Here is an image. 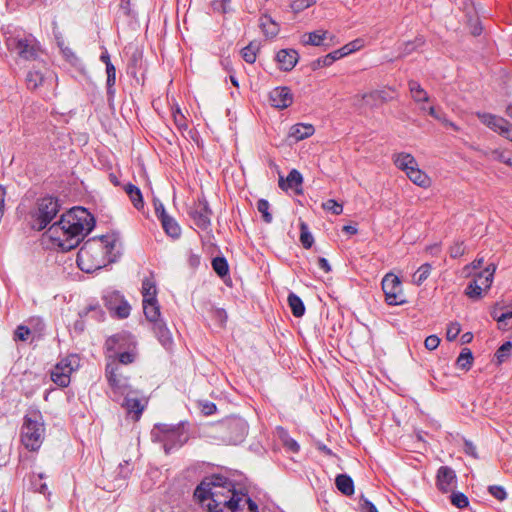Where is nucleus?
<instances>
[{
    "label": "nucleus",
    "mask_w": 512,
    "mask_h": 512,
    "mask_svg": "<svg viewBox=\"0 0 512 512\" xmlns=\"http://www.w3.org/2000/svg\"><path fill=\"white\" fill-rule=\"evenodd\" d=\"M491 316L497 321L499 329L506 330L510 327V320H512V307L504 308L497 304L493 307Z\"/></svg>",
    "instance_id": "obj_18"
},
{
    "label": "nucleus",
    "mask_w": 512,
    "mask_h": 512,
    "mask_svg": "<svg viewBox=\"0 0 512 512\" xmlns=\"http://www.w3.org/2000/svg\"><path fill=\"white\" fill-rule=\"evenodd\" d=\"M496 271L495 264H490L488 267L484 269V271L478 273L476 276H483L482 280L479 281V284L482 286V289H489L492 285L494 273Z\"/></svg>",
    "instance_id": "obj_38"
},
{
    "label": "nucleus",
    "mask_w": 512,
    "mask_h": 512,
    "mask_svg": "<svg viewBox=\"0 0 512 512\" xmlns=\"http://www.w3.org/2000/svg\"><path fill=\"white\" fill-rule=\"evenodd\" d=\"M107 308L119 318H126L130 314L131 307L119 292H112L105 297Z\"/></svg>",
    "instance_id": "obj_14"
},
{
    "label": "nucleus",
    "mask_w": 512,
    "mask_h": 512,
    "mask_svg": "<svg viewBox=\"0 0 512 512\" xmlns=\"http://www.w3.org/2000/svg\"><path fill=\"white\" fill-rule=\"evenodd\" d=\"M189 215L193 219L195 225L203 230L208 229L211 225L212 211L209 208L208 202L205 198H199L193 204Z\"/></svg>",
    "instance_id": "obj_11"
},
{
    "label": "nucleus",
    "mask_w": 512,
    "mask_h": 512,
    "mask_svg": "<svg viewBox=\"0 0 512 512\" xmlns=\"http://www.w3.org/2000/svg\"><path fill=\"white\" fill-rule=\"evenodd\" d=\"M483 276H476L473 281H471L465 289V294L473 299L478 300L482 296V286L479 284V281L482 280Z\"/></svg>",
    "instance_id": "obj_36"
},
{
    "label": "nucleus",
    "mask_w": 512,
    "mask_h": 512,
    "mask_svg": "<svg viewBox=\"0 0 512 512\" xmlns=\"http://www.w3.org/2000/svg\"><path fill=\"white\" fill-rule=\"evenodd\" d=\"M473 362V355L470 349L464 348L457 358V365L459 368L469 370Z\"/></svg>",
    "instance_id": "obj_42"
},
{
    "label": "nucleus",
    "mask_w": 512,
    "mask_h": 512,
    "mask_svg": "<svg viewBox=\"0 0 512 512\" xmlns=\"http://www.w3.org/2000/svg\"><path fill=\"white\" fill-rule=\"evenodd\" d=\"M143 312L148 321L156 323L160 320V306L157 300H143Z\"/></svg>",
    "instance_id": "obj_25"
},
{
    "label": "nucleus",
    "mask_w": 512,
    "mask_h": 512,
    "mask_svg": "<svg viewBox=\"0 0 512 512\" xmlns=\"http://www.w3.org/2000/svg\"><path fill=\"white\" fill-rule=\"evenodd\" d=\"M440 344V339L437 335H430L428 336L425 341H424V345L426 347V349L432 351V350H435Z\"/></svg>",
    "instance_id": "obj_61"
},
{
    "label": "nucleus",
    "mask_w": 512,
    "mask_h": 512,
    "mask_svg": "<svg viewBox=\"0 0 512 512\" xmlns=\"http://www.w3.org/2000/svg\"><path fill=\"white\" fill-rule=\"evenodd\" d=\"M393 161L396 167L406 174L418 165L416 159L411 154L404 152L395 154Z\"/></svg>",
    "instance_id": "obj_22"
},
{
    "label": "nucleus",
    "mask_w": 512,
    "mask_h": 512,
    "mask_svg": "<svg viewBox=\"0 0 512 512\" xmlns=\"http://www.w3.org/2000/svg\"><path fill=\"white\" fill-rule=\"evenodd\" d=\"M451 503L457 508H465L469 505L468 497L461 492H454L450 496Z\"/></svg>",
    "instance_id": "obj_47"
},
{
    "label": "nucleus",
    "mask_w": 512,
    "mask_h": 512,
    "mask_svg": "<svg viewBox=\"0 0 512 512\" xmlns=\"http://www.w3.org/2000/svg\"><path fill=\"white\" fill-rule=\"evenodd\" d=\"M327 31L316 30L313 32L305 33L302 37L304 45L321 46L326 39Z\"/></svg>",
    "instance_id": "obj_30"
},
{
    "label": "nucleus",
    "mask_w": 512,
    "mask_h": 512,
    "mask_svg": "<svg viewBox=\"0 0 512 512\" xmlns=\"http://www.w3.org/2000/svg\"><path fill=\"white\" fill-rule=\"evenodd\" d=\"M124 191L126 192V194L129 196L133 206L136 208V209H141L143 208L144 206V201H143V196H142V193H141V190L131 184V183H128L124 186Z\"/></svg>",
    "instance_id": "obj_27"
},
{
    "label": "nucleus",
    "mask_w": 512,
    "mask_h": 512,
    "mask_svg": "<svg viewBox=\"0 0 512 512\" xmlns=\"http://www.w3.org/2000/svg\"><path fill=\"white\" fill-rule=\"evenodd\" d=\"M339 59H341V54L339 51L335 50L323 57H320V58L314 60L311 63V68H312V70H317L322 67H327V66L332 65L336 60H339Z\"/></svg>",
    "instance_id": "obj_32"
},
{
    "label": "nucleus",
    "mask_w": 512,
    "mask_h": 512,
    "mask_svg": "<svg viewBox=\"0 0 512 512\" xmlns=\"http://www.w3.org/2000/svg\"><path fill=\"white\" fill-rule=\"evenodd\" d=\"M212 268L221 278L227 276L229 273L228 262L224 257H215L212 260Z\"/></svg>",
    "instance_id": "obj_40"
},
{
    "label": "nucleus",
    "mask_w": 512,
    "mask_h": 512,
    "mask_svg": "<svg viewBox=\"0 0 512 512\" xmlns=\"http://www.w3.org/2000/svg\"><path fill=\"white\" fill-rule=\"evenodd\" d=\"M323 209L330 211L334 215H340L343 211V206L333 199H329L322 204Z\"/></svg>",
    "instance_id": "obj_49"
},
{
    "label": "nucleus",
    "mask_w": 512,
    "mask_h": 512,
    "mask_svg": "<svg viewBox=\"0 0 512 512\" xmlns=\"http://www.w3.org/2000/svg\"><path fill=\"white\" fill-rule=\"evenodd\" d=\"M361 101H362L361 106H364V107L373 108V107H377V106L381 105L379 98H376V96H374V91L364 94L362 96Z\"/></svg>",
    "instance_id": "obj_50"
},
{
    "label": "nucleus",
    "mask_w": 512,
    "mask_h": 512,
    "mask_svg": "<svg viewBox=\"0 0 512 512\" xmlns=\"http://www.w3.org/2000/svg\"><path fill=\"white\" fill-rule=\"evenodd\" d=\"M194 496L209 512H257V505L247 494L235 490L230 480L219 475L202 480Z\"/></svg>",
    "instance_id": "obj_1"
},
{
    "label": "nucleus",
    "mask_w": 512,
    "mask_h": 512,
    "mask_svg": "<svg viewBox=\"0 0 512 512\" xmlns=\"http://www.w3.org/2000/svg\"><path fill=\"white\" fill-rule=\"evenodd\" d=\"M125 333L116 334L106 340L105 346L108 351H118L122 348V343L127 340Z\"/></svg>",
    "instance_id": "obj_39"
},
{
    "label": "nucleus",
    "mask_w": 512,
    "mask_h": 512,
    "mask_svg": "<svg viewBox=\"0 0 512 512\" xmlns=\"http://www.w3.org/2000/svg\"><path fill=\"white\" fill-rule=\"evenodd\" d=\"M94 225L95 220L87 209L73 207L53 223L45 234L62 251H69L79 245Z\"/></svg>",
    "instance_id": "obj_2"
},
{
    "label": "nucleus",
    "mask_w": 512,
    "mask_h": 512,
    "mask_svg": "<svg viewBox=\"0 0 512 512\" xmlns=\"http://www.w3.org/2000/svg\"><path fill=\"white\" fill-rule=\"evenodd\" d=\"M275 60L281 71H291L299 61V54L295 49H281L276 53Z\"/></svg>",
    "instance_id": "obj_15"
},
{
    "label": "nucleus",
    "mask_w": 512,
    "mask_h": 512,
    "mask_svg": "<svg viewBox=\"0 0 512 512\" xmlns=\"http://www.w3.org/2000/svg\"><path fill=\"white\" fill-rule=\"evenodd\" d=\"M432 270V266L429 263L421 265L412 276L413 284L420 286L429 277Z\"/></svg>",
    "instance_id": "obj_37"
},
{
    "label": "nucleus",
    "mask_w": 512,
    "mask_h": 512,
    "mask_svg": "<svg viewBox=\"0 0 512 512\" xmlns=\"http://www.w3.org/2000/svg\"><path fill=\"white\" fill-rule=\"evenodd\" d=\"M127 465H128V462L125 461V464H120L119 465V475H120V478H117L116 481L118 482L116 485H114L115 487L117 488H120L124 485V482H125V479L128 477L129 475V469L127 468Z\"/></svg>",
    "instance_id": "obj_59"
},
{
    "label": "nucleus",
    "mask_w": 512,
    "mask_h": 512,
    "mask_svg": "<svg viewBox=\"0 0 512 512\" xmlns=\"http://www.w3.org/2000/svg\"><path fill=\"white\" fill-rule=\"evenodd\" d=\"M428 113L433 118L437 119L441 124H447V120L445 118V113L440 109L434 106L429 107Z\"/></svg>",
    "instance_id": "obj_60"
},
{
    "label": "nucleus",
    "mask_w": 512,
    "mask_h": 512,
    "mask_svg": "<svg viewBox=\"0 0 512 512\" xmlns=\"http://www.w3.org/2000/svg\"><path fill=\"white\" fill-rule=\"evenodd\" d=\"M512 349V343L511 342H505L502 344L499 349L496 352L497 359L499 362L504 361L506 357H508L510 351Z\"/></svg>",
    "instance_id": "obj_58"
},
{
    "label": "nucleus",
    "mask_w": 512,
    "mask_h": 512,
    "mask_svg": "<svg viewBox=\"0 0 512 512\" xmlns=\"http://www.w3.org/2000/svg\"><path fill=\"white\" fill-rule=\"evenodd\" d=\"M270 204L265 199H260L257 202V210L262 215V219L266 223H271L273 220L272 214L269 212Z\"/></svg>",
    "instance_id": "obj_46"
},
{
    "label": "nucleus",
    "mask_w": 512,
    "mask_h": 512,
    "mask_svg": "<svg viewBox=\"0 0 512 512\" xmlns=\"http://www.w3.org/2000/svg\"><path fill=\"white\" fill-rule=\"evenodd\" d=\"M464 253V247L462 243H456L454 246L450 249V255L453 258H457L462 256Z\"/></svg>",
    "instance_id": "obj_63"
},
{
    "label": "nucleus",
    "mask_w": 512,
    "mask_h": 512,
    "mask_svg": "<svg viewBox=\"0 0 512 512\" xmlns=\"http://www.w3.org/2000/svg\"><path fill=\"white\" fill-rule=\"evenodd\" d=\"M489 157L493 160H497L499 162H504L505 158L507 157L506 153L499 150H492L489 153Z\"/></svg>",
    "instance_id": "obj_64"
},
{
    "label": "nucleus",
    "mask_w": 512,
    "mask_h": 512,
    "mask_svg": "<svg viewBox=\"0 0 512 512\" xmlns=\"http://www.w3.org/2000/svg\"><path fill=\"white\" fill-rule=\"evenodd\" d=\"M106 378L114 394L123 396L131 392L128 378L123 375V371L114 361L106 366Z\"/></svg>",
    "instance_id": "obj_9"
},
{
    "label": "nucleus",
    "mask_w": 512,
    "mask_h": 512,
    "mask_svg": "<svg viewBox=\"0 0 512 512\" xmlns=\"http://www.w3.org/2000/svg\"><path fill=\"white\" fill-rule=\"evenodd\" d=\"M313 132L314 130H306L305 132L301 133V130H294L287 135L286 141L288 142L289 145H292L300 140L312 136Z\"/></svg>",
    "instance_id": "obj_45"
},
{
    "label": "nucleus",
    "mask_w": 512,
    "mask_h": 512,
    "mask_svg": "<svg viewBox=\"0 0 512 512\" xmlns=\"http://www.w3.org/2000/svg\"><path fill=\"white\" fill-rule=\"evenodd\" d=\"M226 430L228 432L226 440L230 444L237 445L245 439L248 433V426L243 419L237 418L226 423Z\"/></svg>",
    "instance_id": "obj_13"
},
{
    "label": "nucleus",
    "mask_w": 512,
    "mask_h": 512,
    "mask_svg": "<svg viewBox=\"0 0 512 512\" xmlns=\"http://www.w3.org/2000/svg\"><path fill=\"white\" fill-rule=\"evenodd\" d=\"M59 211L58 201L53 197H45L38 203L34 214L32 228L41 231L52 221Z\"/></svg>",
    "instance_id": "obj_8"
},
{
    "label": "nucleus",
    "mask_w": 512,
    "mask_h": 512,
    "mask_svg": "<svg viewBox=\"0 0 512 512\" xmlns=\"http://www.w3.org/2000/svg\"><path fill=\"white\" fill-rule=\"evenodd\" d=\"M481 123L488 128H507L505 119L497 117L490 113H477Z\"/></svg>",
    "instance_id": "obj_28"
},
{
    "label": "nucleus",
    "mask_w": 512,
    "mask_h": 512,
    "mask_svg": "<svg viewBox=\"0 0 512 512\" xmlns=\"http://www.w3.org/2000/svg\"><path fill=\"white\" fill-rule=\"evenodd\" d=\"M337 489L346 496L354 494V482L347 474H339L335 479Z\"/></svg>",
    "instance_id": "obj_26"
},
{
    "label": "nucleus",
    "mask_w": 512,
    "mask_h": 512,
    "mask_svg": "<svg viewBox=\"0 0 512 512\" xmlns=\"http://www.w3.org/2000/svg\"><path fill=\"white\" fill-rule=\"evenodd\" d=\"M154 333L156 334L159 342L165 347L166 349H169L172 345V336L167 328L166 324L161 321H156L153 325Z\"/></svg>",
    "instance_id": "obj_23"
},
{
    "label": "nucleus",
    "mask_w": 512,
    "mask_h": 512,
    "mask_svg": "<svg viewBox=\"0 0 512 512\" xmlns=\"http://www.w3.org/2000/svg\"><path fill=\"white\" fill-rule=\"evenodd\" d=\"M406 175L410 181L421 188H429L432 184L431 178L418 165L408 171Z\"/></svg>",
    "instance_id": "obj_20"
},
{
    "label": "nucleus",
    "mask_w": 512,
    "mask_h": 512,
    "mask_svg": "<svg viewBox=\"0 0 512 512\" xmlns=\"http://www.w3.org/2000/svg\"><path fill=\"white\" fill-rule=\"evenodd\" d=\"M80 367V358L77 354H70L60 359L51 370V380L59 387H67L71 381V374Z\"/></svg>",
    "instance_id": "obj_7"
},
{
    "label": "nucleus",
    "mask_w": 512,
    "mask_h": 512,
    "mask_svg": "<svg viewBox=\"0 0 512 512\" xmlns=\"http://www.w3.org/2000/svg\"><path fill=\"white\" fill-rule=\"evenodd\" d=\"M409 90L411 93L412 98L416 102H427L429 99V96L427 92L422 88L419 82L415 80H410L408 83Z\"/></svg>",
    "instance_id": "obj_33"
},
{
    "label": "nucleus",
    "mask_w": 512,
    "mask_h": 512,
    "mask_svg": "<svg viewBox=\"0 0 512 512\" xmlns=\"http://www.w3.org/2000/svg\"><path fill=\"white\" fill-rule=\"evenodd\" d=\"M258 45L251 42L246 47L242 48L241 56L249 64H253L256 61Z\"/></svg>",
    "instance_id": "obj_41"
},
{
    "label": "nucleus",
    "mask_w": 512,
    "mask_h": 512,
    "mask_svg": "<svg viewBox=\"0 0 512 512\" xmlns=\"http://www.w3.org/2000/svg\"><path fill=\"white\" fill-rule=\"evenodd\" d=\"M30 334L31 331L27 326L19 325L14 332V340L26 341Z\"/></svg>",
    "instance_id": "obj_54"
},
{
    "label": "nucleus",
    "mask_w": 512,
    "mask_h": 512,
    "mask_svg": "<svg viewBox=\"0 0 512 512\" xmlns=\"http://www.w3.org/2000/svg\"><path fill=\"white\" fill-rule=\"evenodd\" d=\"M152 434L158 441L163 443L166 453H169L173 448L182 446L188 439L187 433L185 432L182 424H157L155 425Z\"/></svg>",
    "instance_id": "obj_6"
},
{
    "label": "nucleus",
    "mask_w": 512,
    "mask_h": 512,
    "mask_svg": "<svg viewBox=\"0 0 512 512\" xmlns=\"http://www.w3.org/2000/svg\"><path fill=\"white\" fill-rule=\"evenodd\" d=\"M394 94L395 91L391 88L374 91V96H376V98H379L381 104L392 100L394 98Z\"/></svg>",
    "instance_id": "obj_51"
},
{
    "label": "nucleus",
    "mask_w": 512,
    "mask_h": 512,
    "mask_svg": "<svg viewBox=\"0 0 512 512\" xmlns=\"http://www.w3.org/2000/svg\"><path fill=\"white\" fill-rule=\"evenodd\" d=\"M79 316L81 318H91L97 322H100L104 319V312L98 304H93L84 307L79 311Z\"/></svg>",
    "instance_id": "obj_31"
},
{
    "label": "nucleus",
    "mask_w": 512,
    "mask_h": 512,
    "mask_svg": "<svg viewBox=\"0 0 512 512\" xmlns=\"http://www.w3.org/2000/svg\"><path fill=\"white\" fill-rule=\"evenodd\" d=\"M50 75V71L45 63L38 62L26 74L25 82L27 88L31 91L37 90L44 85Z\"/></svg>",
    "instance_id": "obj_12"
},
{
    "label": "nucleus",
    "mask_w": 512,
    "mask_h": 512,
    "mask_svg": "<svg viewBox=\"0 0 512 512\" xmlns=\"http://www.w3.org/2000/svg\"><path fill=\"white\" fill-rule=\"evenodd\" d=\"M135 358H136V352H135V349L133 348L128 351L119 352L117 359L114 358L111 362L114 361L118 365L119 364L127 365V364L133 363L135 361Z\"/></svg>",
    "instance_id": "obj_44"
},
{
    "label": "nucleus",
    "mask_w": 512,
    "mask_h": 512,
    "mask_svg": "<svg viewBox=\"0 0 512 512\" xmlns=\"http://www.w3.org/2000/svg\"><path fill=\"white\" fill-rule=\"evenodd\" d=\"M132 394H135V392L131 391L124 395L125 399L123 406L129 413H134L135 419L138 420L144 410V404L140 399L133 397Z\"/></svg>",
    "instance_id": "obj_21"
},
{
    "label": "nucleus",
    "mask_w": 512,
    "mask_h": 512,
    "mask_svg": "<svg viewBox=\"0 0 512 512\" xmlns=\"http://www.w3.org/2000/svg\"><path fill=\"white\" fill-rule=\"evenodd\" d=\"M381 284L387 304L401 305L405 302L401 281L396 275L387 273Z\"/></svg>",
    "instance_id": "obj_10"
},
{
    "label": "nucleus",
    "mask_w": 512,
    "mask_h": 512,
    "mask_svg": "<svg viewBox=\"0 0 512 512\" xmlns=\"http://www.w3.org/2000/svg\"><path fill=\"white\" fill-rule=\"evenodd\" d=\"M314 3V0H294L291 4V8L294 12L298 13L311 7Z\"/></svg>",
    "instance_id": "obj_56"
},
{
    "label": "nucleus",
    "mask_w": 512,
    "mask_h": 512,
    "mask_svg": "<svg viewBox=\"0 0 512 512\" xmlns=\"http://www.w3.org/2000/svg\"><path fill=\"white\" fill-rule=\"evenodd\" d=\"M161 223L163 226V229L165 230L166 234L170 237L177 239L181 235V228L178 225V223L170 217L166 211L163 205H161Z\"/></svg>",
    "instance_id": "obj_19"
},
{
    "label": "nucleus",
    "mask_w": 512,
    "mask_h": 512,
    "mask_svg": "<svg viewBox=\"0 0 512 512\" xmlns=\"http://www.w3.org/2000/svg\"><path fill=\"white\" fill-rule=\"evenodd\" d=\"M303 182L302 175L299 171L296 169H293L289 172L286 180L284 181L283 177H280L279 179V186L283 190L287 189H295L298 190V188L301 186Z\"/></svg>",
    "instance_id": "obj_24"
},
{
    "label": "nucleus",
    "mask_w": 512,
    "mask_h": 512,
    "mask_svg": "<svg viewBox=\"0 0 512 512\" xmlns=\"http://www.w3.org/2000/svg\"><path fill=\"white\" fill-rule=\"evenodd\" d=\"M260 26L266 36L274 37L278 34V25L268 15H263L260 18Z\"/></svg>",
    "instance_id": "obj_35"
},
{
    "label": "nucleus",
    "mask_w": 512,
    "mask_h": 512,
    "mask_svg": "<svg viewBox=\"0 0 512 512\" xmlns=\"http://www.w3.org/2000/svg\"><path fill=\"white\" fill-rule=\"evenodd\" d=\"M461 331V326L458 322H451L446 331V338L448 341H453L457 338Z\"/></svg>",
    "instance_id": "obj_53"
},
{
    "label": "nucleus",
    "mask_w": 512,
    "mask_h": 512,
    "mask_svg": "<svg viewBox=\"0 0 512 512\" xmlns=\"http://www.w3.org/2000/svg\"><path fill=\"white\" fill-rule=\"evenodd\" d=\"M488 492L498 501H504L507 498L506 490L500 485L489 486Z\"/></svg>",
    "instance_id": "obj_48"
},
{
    "label": "nucleus",
    "mask_w": 512,
    "mask_h": 512,
    "mask_svg": "<svg viewBox=\"0 0 512 512\" xmlns=\"http://www.w3.org/2000/svg\"><path fill=\"white\" fill-rule=\"evenodd\" d=\"M7 49L26 61H36L40 54V47L32 35L24 33L11 34L6 38Z\"/></svg>",
    "instance_id": "obj_5"
},
{
    "label": "nucleus",
    "mask_w": 512,
    "mask_h": 512,
    "mask_svg": "<svg viewBox=\"0 0 512 512\" xmlns=\"http://www.w3.org/2000/svg\"><path fill=\"white\" fill-rule=\"evenodd\" d=\"M300 242L306 249L311 248L314 243V238L305 222L300 223Z\"/></svg>",
    "instance_id": "obj_43"
},
{
    "label": "nucleus",
    "mask_w": 512,
    "mask_h": 512,
    "mask_svg": "<svg viewBox=\"0 0 512 512\" xmlns=\"http://www.w3.org/2000/svg\"><path fill=\"white\" fill-rule=\"evenodd\" d=\"M359 508L361 512H378L376 506L369 501L364 495L360 497Z\"/></svg>",
    "instance_id": "obj_57"
},
{
    "label": "nucleus",
    "mask_w": 512,
    "mask_h": 512,
    "mask_svg": "<svg viewBox=\"0 0 512 512\" xmlns=\"http://www.w3.org/2000/svg\"><path fill=\"white\" fill-rule=\"evenodd\" d=\"M115 82H116V74H107V79H106V88H107V98H108V101H111L114 99V96H115V88H114V85H115Z\"/></svg>",
    "instance_id": "obj_52"
},
{
    "label": "nucleus",
    "mask_w": 512,
    "mask_h": 512,
    "mask_svg": "<svg viewBox=\"0 0 512 512\" xmlns=\"http://www.w3.org/2000/svg\"><path fill=\"white\" fill-rule=\"evenodd\" d=\"M269 100L273 107L284 109L293 102V95L288 87H276L269 94Z\"/></svg>",
    "instance_id": "obj_16"
},
{
    "label": "nucleus",
    "mask_w": 512,
    "mask_h": 512,
    "mask_svg": "<svg viewBox=\"0 0 512 512\" xmlns=\"http://www.w3.org/2000/svg\"><path fill=\"white\" fill-rule=\"evenodd\" d=\"M115 244L116 237L113 234L87 240L78 251V267L86 273H92L101 269L106 265L107 257L114 250Z\"/></svg>",
    "instance_id": "obj_3"
},
{
    "label": "nucleus",
    "mask_w": 512,
    "mask_h": 512,
    "mask_svg": "<svg viewBox=\"0 0 512 512\" xmlns=\"http://www.w3.org/2000/svg\"><path fill=\"white\" fill-rule=\"evenodd\" d=\"M45 438V426L39 412L24 417L21 428V442L30 451H37Z\"/></svg>",
    "instance_id": "obj_4"
},
{
    "label": "nucleus",
    "mask_w": 512,
    "mask_h": 512,
    "mask_svg": "<svg viewBox=\"0 0 512 512\" xmlns=\"http://www.w3.org/2000/svg\"><path fill=\"white\" fill-rule=\"evenodd\" d=\"M455 483V472L447 466L440 467L437 472V486L439 490H441L444 493H447L455 487Z\"/></svg>",
    "instance_id": "obj_17"
},
{
    "label": "nucleus",
    "mask_w": 512,
    "mask_h": 512,
    "mask_svg": "<svg viewBox=\"0 0 512 512\" xmlns=\"http://www.w3.org/2000/svg\"><path fill=\"white\" fill-rule=\"evenodd\" d=\"M141 293L143 300H157V287L153 277L143 279Z\"/></svg>",
    "instance_id": "obj_29"
},
{
    "label": "nucleus",
    "mask_w": 512,
    "mask_h": 512,
    "mask_svg": "<svg viewBox=\"0 0 512 512\" xmlns=\"http://www.w3.org/2000/svg\"><path fill=\"white\" fill-rule=\"evenodd\" d=\"M359 48H360V40H354V41L346 44L342 48L338 49L337 51L340 52L341 58H342V57L347 56V55L351 54L352 52L358 50Z\"/></svg>",
    "instance_id": "obj_55"
},
{
    "label": "nucleus",
    "mask_w": 512,
    "mask_h": 512,
    "mask_svg": "<svg viewBox=\"0 0 512 512\" xmlns=\"http://www.w3.org/2000/svg\"><path fill=\"white\" fill-rule=\"evenodd\" d=\"M423 44V40L420 39V38H417L415 41L413 42H407L404 44V48H403V54L407 55V54H410L412 51L415 50V48L419 45H422Z\"/></svg>",
    "instance_id": "obj_62"
},
{
    "label": "nucleus",
    "mask_w": 512,
    "mask_h": 512,
    "mask_svg": "<svg viewBox=\"0 0 512 512\" xmlns=\"http://www.w3.org/2000/svg\"><path fill=\"white\" fill-rule=\"evenodd\" d=\"M288 304L295 317H302L305 313V306L300 297L294 293L288 295Z\"/></svg>",
    "instance_id": "obj_34"
}]
</instances>
